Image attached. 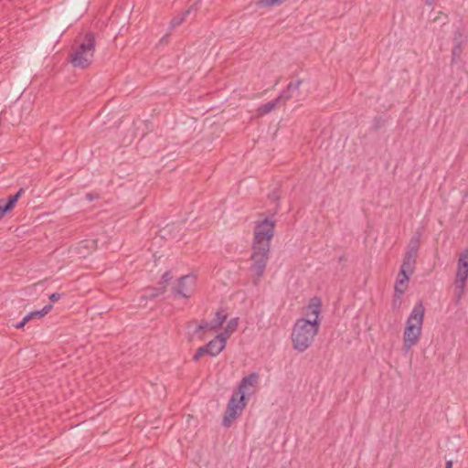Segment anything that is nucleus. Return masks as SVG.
<instances>
[{"label": "nucleus", "mask_w": 468, "mask_h": 468, "mask_svg": "<svg viewBox=\"0 0 468 468\" xmlns=\"http://www.w3.org/2000/svg\"><path fill=\"white\" fill-rule=\"evenodd\" d=\"M95 51V36L85 34L82 42L69 54V61L74 68L86 69L91 62Z\"/></svg>", "instance_id": "3"}, {"label": "nucleus", "mask_w": 468, "mask_h": 468, "mask_svg": "<svg viewBox=\"0 0 468 468\" xmlns=\"http://www.w3.org/2000/svg\"><path fill=\"white\" fill-rule=\"evenodd\" d=\"M468 279V266H458L457 265V271L454 280V285H455V298H456V303H458L463 297V295L465 293V288H466V281Z\"/></svg>", "instance_id": "8"}, {"label": "nucleus", "mask_w": 468, "mask_h": 468, "mask_svg": "<svg viewBox=\"0 0 468 468\" xmlns=\"http://www.w3.org/2000/svg\"><path fill=\"white\" fill-rule=\"evenodd\" d=\"M321 306L322 302L321 299L317 296H314L310 299L307 309L308 312L306 313L307 315H314L316 320H319V314L321 313Z\"/></svg>", "instance_id": "15"}, {"label": "nucleus", "mask_w": 468, "mask_h": 468, "mask_svg": "<svg viewBox=\"0 0 468 468\" xmlns=\"http://www.w3.org/2000/svg\"><path fill=\"white\" fill-rule=\"evenodd\" d=\"M303 82V80H297L296 81H290L285 90H283L281 93H285L286 101L291 98L295 97L297 101L302 100L300 97L299 88L300 85Z\"/></svg>", "instance_id": "13"}, {"label": "nucleus", "mask_w": 468, "mask_h": 468, "mask_svg": "<svg viewBox=\"0 0 468 468\" xmlns=\"http://www.w3.org/2000/svg\"><path fill=\"white\" fill-rule=\"evenodd\" d=\"M420 234H415L410 240L407 246V251L405 253L402 263L406 265H411L414 267L416 263L417 253L420 249Z\"/></svg>", "instance_id": "9"}, {"label": "nucleus", "mask_w": 468, "mask_h": 468, "mask_svg": "<svg viewBox=\"0 0 468 468\" xmlns=\"http://www.w3.org/2000/svg\"><path fill=\"white\" fill-rule=\"evenodd\" d=\"M458 266H468V249L460 254L457 262Z\"/></svg>", "instance_id": "26"}, {"label": "nucleus", "mask_w": 468, "mask_h": 468, "mask_svg": "<svg viewBox=\"0 0 468 468\" xmlns=\"http://www.w3.org/2000/svg\"><path fill=\"white\" fill-rule=\"evenodd\" d=\"M414 267L411 265H406L405 263H402L400 266L399 272L398 274V278H404L405 276L410 277V275L413 273Z\"/></svg>", "instance_id": "22"}, {"label": "nucleus", "mask_w": 468, "mask_h": 468, "mask_svg": "<svg viewBox=\"0 0 468 468\" xmlns=\"http://www.w3.org/2000/svg\"><path fill=\"white\" fill-rule=\"evenodd\" d=\"M463 51V48H462V41H457V44H454L453 48H452V57L453 58H459L461 53Z\"/></svg>", "instance_id": "27"}, {"label": "nucleus", "mask_w": 468, "mask_h": 468, "mask_svg": "<svg viewBox=\"0 0 468 468\" xmlns=\"http://www.w3.org/2000/svg\"><path fill=\"white\" fill-rule=\"evenodd\" d=\"M52 304L48 303L45 305L41 310L33 311L29 314H27L26 317V321L29 322L32 319H41L43 318L47 314H48L52 309Z\"/></svg>", "instance_id": "17"}, {"label": "nucleus", "mask_w": 468, "mask_h": 468, "mask_svg": "<svg viewBox=\"0 0 468 468\" xmlns=\"http://www.w3.org/2000/svg\"><path fill=\"white\" fill-rule=\"evenodd\" d=\"M226 320L227 314H223L222 311H218L215 314V317L210 322V330L218 329Z\"/></svg>", "instance_id": "19"}, {"label": "nucleus", "mask_w": 468, "mask_h": 468, "mask_svg": "<svg viewBox=\"0 0 468 468\" xmlns=\"http://www.w3.org/2000/svg\"><path fill=\"white\" fill-rule=\"evenodd\" d=\"M462 33L458 30L454 33V38H453V41H454V44H457V41H462Z\"/></svg>", "instance_id": "33"}, {"label": "nucleus", "mask_w": 468, "mask_h": 468, "mask_svg": "<svg viewBox=\"0 0 468 468\" xmlns=\"http://www.w3.org/2000/svg\"><path fill=\"white\" fill-rule=\"evenodd\" d=\"M425 308L421 301L417 303L406 322L403 333V349L408 352L415 346L420 335L424 319Z\"/></svg>", "instance_id": "2"}, {"label": "nucleus", "mask_w": 468, "mask_h": 468, "mask_svg": "<svg viewBox=\"0 0 468 468\" xmlns=\"http://www.w3.org/2000/svg\"><path fill=\"white\" fill-rule=\"evenodd\" d=\"M238 324H239L238 317L230 319L225 328V333L231 335L232 333H234L237 330Z\"/></svg>", "instance_id": "23"}, {"label": "nucleus", "mask_w": 468, "mask_h": 468, "mask_svg": "<svg viewBox=\"0 0 468 468\" xmlns=\"http://www.w3.org/2000/svg\"><path fill=\"white\" fill-rule=\"evenodd\" d=\"M435 1H436V0H425L426 5H434Z\"/></svg>", "instance_id": "38"}, {"label": "nucleus", "mask_w": 468, "mask_h": 468, "mask_svg": "<svg viewBox=\"0 0 468 468\" xmlns=\"http://www.w3.org/2000/svg\"><path fill=\"white\" fill-rule=\"evenodd\" d=\"M27 323H28V322L26 321V317H24L19 323L15 324V327L17 329L23 328Z\"/></svg>", "instance_id": "34"}, {"label": "nucleus", "mask_w": 468, "mask_h": 468, "mask_svg": "<svg viewBox=\"0 0 468 468\" xmlns=\"http://www.w3.org/2000/svg\"><path fill=\"white\" fill-rule=\"evenodd\" d=\"M286 102L285 93H281L277 98L268 101L265 104H262L258 108V112L260 115H264L270 113L275 109L279 108L282 104Z\"/></svg>", "instance_id": "12"}, {"label": "nucleus", "mask_w": 468, "mask_h": 468, "mask_svg": "<svg viewBox=\"0 0 468 468\" xmlns=\"http://www.w3.org/2000/svg\"><path fill=\"white\" fill-rule=\"evenodd\" d=\"M85 197L88 201L91 202V201L99 199L100 195L95 192H90V193H87Z\"/></svg>", "instance_id": "29"}, {"label": "nucleus", "mask_w": 468, "mask_h": 468, "mask_svg": "<svg viewBox=\"0 0 468 468\" xmlns=\"http://www.w3.org/2000/svg\"><path fill=\"white\" fill-rule=\"evenodd\" d=\"M165 293L164 287H146L144 290V293L141 296V299L143 300H154L159 295Z\"/></svg>", "instance_id": "16"}, {"label": "nucleus", "mask_w": 468, "mask_h": 468, "mask_svg": "<svg viewBox=\"0 0 468 468\" xmlns=\"http://www.w3.org/2000/svg\"><path fill=\"white\" fill-rule=\"evenodd\" d=\"M196 282V277L193 275H184L177 280V282L172 288L174 295H178L184 298H189L192 289Z\"/></svg>", "instance_id": "7"}, {"label": "nucleus", "mask_w": 468, "mask_h": 468, "mask_svg": "<svg viewBox=\"0 0 468 468\" xmlns=\"http://www.w3.org/2000/svg\"><path fill=\"white\" fill-rule=\"evenodd\" d=\"M392 306L393 308H399L400 306V299H398L395 294L392 300Z\"/></svg>", "instance_id": "31"}, {"label": "nucleus", "mask_w": 468, "mask_h": 468, "mask_svg": "<svg viewBox=\"0 0 468 468\" xmlns=\"http://www.w3.org/2000/svg\"><path fill=\"white\" fill-rule=\"evenodd\" d=\"M409 281V276H405L404 278H397L394 286V292L398 299H400L402 294L405 292L407 288V282Z\"/></svg>", "instance_id": "18"}, {"label": "nucleus", "mask_w": 468, "mask_h": 468, "mask_svg": "<svg viewBox=\"0 0 468 468\" xmlns=\"http://www.w3.org/2000/svg\"><path fill=\"white\" fill-rule=\"evenodd\" d=\"M319 327L320 320L297 319L292 332L293 348L299 352L305 351L312 345Z\"/></svg>", "instance_id": "1"}, {"label": "nucleus", "mask_w": 468, "mask_h": 468, "mask_svg": "<svg viewBox=\"0 0 468 468\" xmlns=\"http://www.w3.org/2000/svg\"><path fill=\"white\" fill-rule=\"evenodd\" d=\"M24 188L20 187L16 194L9 196L7 199H0L1 205L4 207V210L6 214L15 207L16 204L17 203L21 196L24 194Z\"/></svg>", "instance_id": "14"}, {"label": "nucleus", "mask_w": 468, "mask_h": 468, "mask_svg": "<svg viewBox=\"0 0 468 468\" xmlns=\"http://www.w3.org/2000/svg\"><path fill=\"white\" fill-rule=\"evenodd\" d=\"M246 404V397L243 395L238 396V394L234 392L227 405V409L224 413L222 420V425L224 427H229L231 425V422L239 416V412L245 408Z\"/></svg>", "instance_id": "5"}, {"label": "nucleus", "mask_w": 468, "mask_h": 468, "mask_svg": "<svg viewBox=\"0 0 468 468\" xmlns=\"http://www.w3.org/2000/svg\"><path fill=\"white\" fill-rule=\"evenodd\" d=\"M280 190L278 188H275L274 190H272L269 195H268V198L273 202H276L278 203L279 199H280ZM278 207H279V204L276 205V207H275V210L272 214L275 215L277 212H278Z\"/></svg>", "instance_id": "24"}, {"label": "nucleus", "mask_w": 468, "mask_h": 468, "mask_svg": "<svg viewBox=\"0 0 468 468\" xmlns=\"http://www.w3.org/2000/svg\"><path fill=\"white\" fill-rule=\"evenodd\" d=\"M201 355L199 354V352H197V350L196 351L195 355L193 356V361L197 362L198 361L200 358H201Z\"/></svg>", "instance_id": "35"}, {"label": "nucleus", "mask_w": 468, "mask_h": 468, "mask_svg": "<svg viewBox=\"0 0 468 468\" xmlns=\"http://www.w3.org/2000/svg\"><path fill=\"white\" fill-rule=\"evenodd\" d=\"M192 8H188L185 12L181 13L180 15L175 16L170 23V27L175 28L178 26H180L184 21H186V16L191 13Z\"/></svg>", "instance_id": "20"}, {"label": "nucleus", "mask_w": 468, "mask_h": 468, "mask_svg": "<svg viewBox=\"0 0 468 468\" xmlns=\"http://www.w3.org/2000/svg\"><path fill=\"white\" fill-rule=\"evenodd\" d=\"M271 245L252 243V253L250 260L252 261L250 271L255 275L253 283L257 285L264 274L270 254Z\"/></svg>", "instance_id": "4"}, {"label": "nucleus", "mask_w": 468, "mask_h": 468, "mask_svg": "<svg viewBox=\"0 0 468 468\" xmlns=\"http://www.w3.org/2000/svg\"><path fill=\"white\" fill-rule=\"evenodd\" d=\"M207 329L210 330V323L206 322V321H202L198 324V326L196 328L195 333H198L200 331L207 330Z\"/></svg>", "instance_id": "28"}, {"label": "nucleus", "mask_w": 468, "mask_h": 468, "mask_svg": "<svg viewBox=\"0 0 468 468\" xmlns=\"http://www.w3.org/2000/svg\"><path fill=\"white\" fill-rule=\"evenodd\" d=\"M275 221L264 218L262 221L256 223L254 228L253 243L271 245V240L274 236Z\"/></svg>", "instance_id": "6"}, {"label": "nucleus", "mask_w": 468, "mask_h": 468, "mask_svg": "<svg viewBox=\"0 0 468 468\" xmlns=\"http://www.w3.org/2000/svg\"><path fill=\"white\" fill-rule=\"evenodd\" d=\"M445 468H452V461H447L445 463Z\"/></svg>", "instance_id": "37"}, {"label": "nucleus", "mask_w": 468, "mask_h": 468, "mask_svg": "<svg viewBox=\"0 0 468 468\" xmlns=\"http://www.w3.org/2000/svg\"><path fill=\"white\" fill-rule=\"evenodd\" d=\"M83 242H85V247H90V246H92L94 245L95 243V240H84Z\"/></svg>", "instance_id": "36"}, {"label": "nucleus", "mask_w": 468, "mask_h": 468, "mask_svg": "<svg viewBox=\"0 0 468 468\" xmlns=\"http://www.w3.org/2000/svg\"><path fill=\"white\" fill-rule=\"evenodd\" d=\"M227 338L224 334H218L214 339L210 340L207 345L208 356H216L223 351L226 346Z\"/></svg>", "instance_id": "10"}, {"label": "nucleus", "mask_w": 468, "mask_h": 468, "mask_svg": "<svg viewBox=\"0 0 468 468\" xmlns=\"http://www.w3.org/2000/svg\"><path fill=\"white\" fill-rule=\"evenodd\" d=\"M173 274L171 271H166L161 277L160 282H158V287H164L165 292H166V288L168 283L172 281Z\"/></svg>", "instance_id": "21"}, {"label": "nucleus", "mask_w": 468, "mask_h": 468, "mask_svg": "<svg viewBox=\"0 0 468 468\" xmlns=\"http://www.w3.org/2000/svg\"><path fill=\"white\" fill-rule=\"evenodd\" d=\"M197 352H199V354L201 355V356H205V355H208V351L207 349V346H200L199 348L197 349Z\"/></svg>", "instance_id": "32"}, {"label": "nucleus", "mask_w": 468, "mask_h": 468, "mask_svg": "<svg viewBox=\"0 0 468 468\" xmlns=\"http://www.w3.org/2000/svg\"><path fill=\"white\" fill-rule=\"evenodd\" d=\"M259 378V374L256 372H252L250 375L244 377L239 384L238 392L235 393L238 394V396L243 395L246 397V393L250 395V392L249 391L248 388H253L258 383Z\"/></svg>", "instance_id": "11"}, {"label": "nucleus", "mask_w": 468, "mask_h": 468, "mask_svg": "<svg viewBox=\"0 0 468 468\" xmlns=\"http://www.w3.org/2000/svg\"><path fill=\"white\" fill-rule=\"evenodd\" d=\"M61 298V294L58 292H53L49 295V300L51 303H55Z\"/></svg>", "instance_id": "30"}, {"label": "nucleus", "mask_w": 468, "mask_h": 468, "mask_svg": "<svg viewBox=\"0 0 468 468\" xmlns=\"http://www.w3.org/2000/svg\"><path fill=\"white\" fill-rule=\"evenodd\" d=\"M386 123V121L381 116H375L373 119L372 127L375 131L381 129Z\"/></svg>", "instance_id": "25"}]
</instances>
